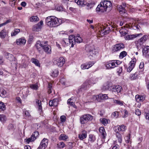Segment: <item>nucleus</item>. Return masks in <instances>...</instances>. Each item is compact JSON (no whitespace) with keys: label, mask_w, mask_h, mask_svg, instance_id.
Masks as SVG:
<instances>
[{"label":"nucleus","mask_w":149,"mask_h":149,"mask_svg":"<svg viewBox=\"0 0 149 149\" xmlns=\"http://www.w3.org/2000/svg\"><path fill=\"white\" fill-rule=\"evenodd\" d=\"M82 41V38L79 35L75 36L71 35L69 36L68 38L64 39L61 42V44L64 47H66L71 44V47H73L76 42L80 43Z\"/></svg>","instance_id":"f257e3e1"},{"label":"nucleus","mask_w":149,"mask_h":149,"mask_svg":"<svg viewBox=\"0 0 149 149\" xmlns=\"http://www.w3.org/2000/svg\"><path fill=\"white\" fill-rule=\"evenodd\" d=\"M62 22L61 19L54 16H48L46 19V23L50 27H55L59 25Z\"/></svg>","instance_id":"f03ea898"},{"label":"nucleus","mask_w":149,"mask_h":149,"mask_svg":"<svg viewBox=\"0 0 149 149\" xmlns=\"http://www.w3.org/2000/svg\"><path fill=\"white\" fill-rule=\"evenodd\" d=\"M96 82V79L94 78L91 79L89 80L86 81L78 89V92H83L88 88L90 87Z\"/></svg>","instance_id":"7ed1b4c3"},{"label":"nucleus","mask_w":149,"mask_h":149,"mask_svg":"<svg viewBox=\"0 0 149 149\" xmlns=\"http://www.w3.org/2000/svg\"><path fill=\"white\" fill-rule=\"evenodd\" d=\"M122 63V62L118 60H113L107 62L105 65L107 69H111L118 66Z\"/></svg>","instance_id":"20e7f679"},{"label":"nucleus","mask_w":149,"mask_h":149,"mask_svg":"<svg viewBox=\"0 0 149 149\" xmlns=\"http://www.w3.org/2000/svg\"><path fill=\"white\" fill-rule=\"evenodd\" d=\"M93 116L89 114H85L80 116V122L82 124L87 123L88 121H91L93 119Z\"/></svg>","instance_id":"39448f33"},{"label":"nucleus","mask_w":149,"mask_h":149,"mask_svg":"<svg viewBox=\"0 0 149 149\" xmlns=\"http://www.w3.org/2000/svg\"><path fill=\"white\" fill-rule=\"evenodd\" d=\"M85 50L87 53V55L88 56H93L98 54L97 50L94 49L93 46L88 45L86 47Z\"/></svg>","instance_id":"423d86ee"},{"label":"nucleus","mask_w":149,"mask_h":149,"mask_svg":"<svg viewBox=\"0 0 149 149\" xmlns=\"http://www.w3.org/2000/svg\"><path fill=\"white\" fill-rule=\"evenodd\" d=\"M149 37L148 35H144L141 38L135 42V44L137 48L139 49L141 48L143 44L145 43L148 38Z\"/></svg>","instance_id":"0eeeda50"},{"label":"nucleus","mask_w":149,"mask_h":149,"mask_svg":"<svg viewBox=\"0 0 149 149\" xmlns=\"http://www.w3.org/2000/svg\"><path fill=\"white\" fill-rule=\"evenodd\" d=\"M108 89L111 91L116 92L117 93H120L123 89L121 86L118 85H113L109 87Z\"/></svg>","instance_id":"6e6552de"},{"label":"nucleus","mask_w":149,"mask_h":149,"mask_svg":"<svg viewBox=\"0 0 149 149\" xmlns=\"http://www.w3.org/2000/svg\"><path fill=\"white\" fill-rule=\"evenodd\" d=\"M139 18H135L134 19L133 18H131L130 20V24H131V26H132L133 28L134 29H139V26L138 25H136L137 23H140V20Z\"/></svg>","instance_id":"1a4fd4ad"},{"label":"nucleus","mask_w":149,"mask_h":149,"mask_svg":"<svg viewBox=\"0 0 149 149\" xmlns=\"http://www.w3.org/2000/svg\"><path fill=\"white\" fill-rule=\"evenodd\" d=\"M42 49L47 54H50L52 53L51 47L48 44L47 41H45L44 42Z\"/></svg>","instance_id":"9d476101"},{"label":"nucleus","mask_w":149,"mask_h":149,"mask_svg":"<svg viewBox=\"0 0 149 149\" xmlns=\"http://www.w3.org/2000/svg\"><path fill=\"white\" fill-rule=\"evenodd\" d=\"M48 143V140L44 138L41 141L39 147L37 149H45L47 146Z\"/></svg>","instance_id":"9b49d317"},{"label":"nucleus","mask_w":149,"mask_h":149,"mask_svg":"<svg viewBox=\"0 0 149 149\" xmlns=\"http://www.w3.org/2000/svg\"><path fill=\"white\" fill-rule=\"evenodd\" d=\"M136 62V59L135 58H133L129 63V66L127 69L128 72H130L135 67Z\"/></svg>","instance_id":"f8f14e48"},{"label":"nucleus","mask_w":149,"mask_h":149,"mask_svg":"<svg viewBox=\"0 0 149 149\" xmlns=\"http://www.w3.org/2000/svg\"><path fill=\"white\" fill-rule=\"evenodd\" d=\"M55 63L59 67H62L65 63V59L62 57H60L55 61Z\"/></svg>","instance_id":"ddd939ff"},{"label":"nucleus","mask_w":149,"mask_h":149,"mask_svg":"<svg viewBox=\"0 0 149 149\" xmlns=\"http://www.w3.org/2000/svg\"><path fill=\"white\" fill-rule=\"evenodd\" d=\"M102 2H100V4L98 5L96 8V10L97 12H104L106 11L107 10L106 8L104 5L102 4Z\"/></svg>","instance_id":"4468645a"},{"label":"nucleus","mask_w":149,"mask_h":149,"mask_svg":"<svg viewBox=\"0 0 149 149\" xmlns=\"http://www.w3.org/2000/svg\"><path fill=\"white\" fill-rule=\"evenodd\" d=\"M142 35V33L128 35L125 37V39L127 40H132L134 38L141 36Z\"/></svg>","instance_id":"2eb2a0df"},{"label":"nucleus","mask_w":149,"mask_h":149,"mask_svg":"<svg viewBox=\"0 0 149 149\" xmlns=\"http://www.w3.org/2000/svg\"><path fill=\"white\" fill-rule=\"evenodd\" d=\"M44 43H42L39 40L38 41L35 45V47L40 52L42 49Z\"/></svg>","instance_id":"dca6fc26"},{"label":"nucleus","mask_w":149,"mask_h":149,"mask_svg":"<svg viewBox=\"0 0 149 149\" xmlns=\"http://www.w3.org/2000/svg\"><path fill=\"white\" fill-rule=\"evenodd\" d=\"M16 43L18 45H24L26 43V40L24 37H22L17 39L16 40Z\"/></svg>","instance_id":"f3484780"},{"label":"nucleus","mask_w":149,"mask_h":149,"mask_svg":"<svg viewBox=\"0 0 149 149\" xmlns=\"http://www.w3.org/2000/svg\"><path fill=\"white\" fill-rule=\"evenodd\" d=\"M43 24V22L41 21L40 22L37 24L34 25L33 26V31H38L39 29H40L42 27V26Z\"/></svg>","instance_id":"a211bd4d"},{"label":"nucleus","mask_w":149,"mask_h":149,"mask_svg":"<svg viewBox=\"0 0 149 149\" xmlns=\"http://www.w3.org/2000/svg\"><path fill=\"white\" fill-rule=\"evenodd\" d=\"M87 134V132L83 130L79 134L78 138L80 140H82L86 138Z\"/></svg>","instance_id":"6ab92c4d"},{"label":"nucleus","mask_w":149,"mask_h":149,"mask_svg":"<svg viewBox=\"0 0 149 149\" xmlns=\"http://www.w3.org/2000/svg\"><path fill=\"white\" fill-rule=\"evenodd\" d=\"M103 5H104V6L107 9H109V10H110L111 8L112 5L111 2L109 1H104L103 2H102Z\"/></svg>","instance_id":"aec40b11"},{"label":"nucleus","mask_w":149,"mask_h":149,"mask_svg":"<svg viewBox=\"0 0 149 149\" xmlns=\"http://www.w3.org/2000/svg\"><path fill=\"white\" fill-rule=\"evenodd\" d=\"M124 47V45L123 43H119L116 45L114 47V50L117 52L120 50Z\"/></svg>","instance_id":"412c9836"},{"label":"nucleus","mask_w":149,"mask_h":149,"mask_svg":"<svg viewBox=\"0 0 149 149\" xmlns=\"http://www.w3.org/2000/svg\"><path fill=\"white\" fill-rule=\"evenodd\" d=\"M123 6L122 5H118L117 6V8L119 11L120 14H123L126 12V10L124 7L125 6V4H123Z\"/></svg>","instance_id":"4be33fe9"},{"label":"nucleus","mask_w":149,"mask_h":149,"mask_svg":"<svg viewBox=\"0 0 149 149\" xmlns=\"http://www.w3.org/2000/svg\"><path fill=\"white\" fill-rule=\"evenodd\" d=\"M99 131L101 134L102 139H104L107 135L104 128L103 127H101L99 128Z\"/></svg>","instance_id":"5701e85b"},{"label":"nucleus","mask_w":149,"mask_h":149,"mask_svg":"<svg viewBox=\"0 0 149 149\" xmlns=\"http://www.w3.org/2000/svg\"><path fill=\"white\" fill-rule=\"evenodd\" d=\"M143 53L146 57L149 58V46H146L143 48Z\"/></svg>","instance_id":"b1692460"},{"label":"nucleus","mask_w":149,"mask_h":149,"mask_svg":"<svg viewBox=\"0 0 149 149\" xmlns=\"http://www.w3.org/2000/svg\"><path fill=\"white\" fill-rule=\"evenodd\" d=\"M111 31V30L110 29L109 27H103V29L102 30L101 33L103 34L104 35H106L109 32Z\"/></svg>","instance_id":"393cba45"},{"label":"nucleus","mask_w":149,"mask_h":149,"mask_svg":"<svg viewBox=\"0 0 149 149\" xmlns=\"http://www.w3.org/2000/svg\"><path fill=\"white\" fill-rule=\"evenodd\" d=\"M58 100L54 99L50 101L49 102V105L50 106H56L58 104Z\"/></svg>","instance_id":"a878e982"},{"label":"nucleus","mask_w":149,"mask_h":149,"mask_svg":"<svg viewBox=\"0 0 149 149\" xmlns=\"http://www.w3.org/2000/svg\"><path fill=\"white\" fill-rule=\"evenodd\" d=\"M100 120L101 123L104 126L106 125L110 122L109 120L104 118H100Z\"/></svg>","instance_id":"bb28decb"},{"label":"nucleus","mask_w":149,"mask_h":149,"mask_svg":"<svg viewBox=\"0 0 149 149\" xmlns=\"http://www.w3.org/2000/svg\"><path fill=\"white\" fill-rule=\"evenodd\" d=\"M75 2L81 7L85 6L86 4V2L84 0H77Z\"/></svg>","instance_id":"cd10ccee"},{"label":"nucleus","mask_w":149,"mask_h":149,"mask_svg":"<svg viewBox=\"0 0 149 149\" xmlns=\"http://www.w3.org/2000/svg\"><path fill=\"white\" fill-rule=\"evenodd\" d=\"M136 100L137 102L143 101L145 99V97L143 96L137 95L135 96Z\"/></svg>","instance_id":"c85d7f7f"},{"label":"nucleus","mask_w":149,"mask_h":149,"mask_svg":"<svg viewBox=\"0 0 149 149\" xmlns=\"http://www.w3.org/2000/svg\"><path fill=\"white\" fill-rule=\"evenodd\" d=\"M6 58L10 61H12L13 60L14 57L12 54L7 53L5 54Z\"/></svg>","instance_id":"c756f323"},{"label":"nucleus","mask_w":149,"mask_h":149,"mask_svg":"<svg viewBox=\"0 0 149 149\" xmlns=\"http://www.w3.org/2000/svg\"><path fill=\"white\" fill-rule=\"evenodd\" d=\"M7 95L6 91L3 89L1 88L0 89V96L2 97H6Z\"/></svg>","instance_id":"7c9ffc66"},{"label":"nucleus","mask_w":149,"mask_h":149,"mask_svg":"<svg viewBox=\"0 0 149 149\" xmlns=\"http://www.w3.org/2000/svg\"><path fill=\"white\" fill-rule=\"evenodd\" d=\"M95 136L93 134H91L89 136L88 141L91 143L93 142L96 140Z\"/></svg>","instance_id":"2f4dec72"},{"label":"nucleus","mask_w":149,"mask_h":149,"mask_svg":"<svg viewBox=\"0 0 149 149\" xmlns=\"http://www.w3.org/2000/svg\"><path fill=\"white\" fill-rule=\"evenodd\" d=\"M68 138L67 136L64 134H61L59 136L58 139L59 140L66 141L67 139Z\"/></svg>","instance_id":"473e14b6"},{"label":"nucleus","mask_w":149,"mask_h":149,"mask_svg":"<svg viewBox=\"0 0 149 149\" xmlns=\"http://www.w3.org/2000/svg\"><path fill=\"white\" fill-rule=\"evenodd\" d=\"M138 73L137 72H136L134 74H132L130 75V78L132 80H133L136 79L137 78Z\"/></svg>","instance_id":"72a5a7b5"},{"label":"nucleus","mask_w":149,"mask_h":149,"mask_svg":"<svg viewBox=\"0 0 149 149\" xmlns=\"http://www.w3.org/2000/svg\"><path fill=\"white\" fill-rule=\"evenodd\" d=\"M58 70L57 69H55L52 72L51 76L53 77H56L58 76Z\"/></svg>","instance_id":"f704fd0d"},{"label":"nucleus","mask_w":149,"mask_h":149,"mask_svg":"<svg viewBox=\"0 0 149 149\" xmlns=\"http://www.w3.org/2000/svg\"><path fill=\"white\" fill-rule=\"evenodd\" d=\"M36 103L37 104L38 108L39 111L41 112L42 111V107L41 106V103L40 101L37 100L36 101Z\"/></svg>","instance_id":"c9c22d12"},{"label":"nucleus","mask_w":149,"mask_h":149,"mask_svg":"<svg viewBox=\"0 0 149 149\" xmlns=\"http://www.w3.org/2000/svg\"><path fill=\"white\" fill-rule=\"evenodd\" d=\"M7 33L4 30H2L0 32V37L2 38H4L6 36Z\"/></svg>","instance_id":"e433bc0d"},{"label":"nucleus","mask_w":149,"mask_h":149,"mask_svg":"<svg viewBox=\"0 0 149 149\" xmlns=\"http://www.w3.org/2000/svg\"><path fill=\"white\" fill-rule=\"evenodd\" d=\"M31 61L32 63H34L37 66L40 67V63L37 60L35 59L34 58H33L31 59Z\"/></svg>","instance_id":"4c0bfd02"},{"label":"nucleus","mask_w":149,"mask_h":149,"mask_svg":"<svg viewBox=\"0 0 149 149\" xmlns=\"http://www.w3.org/2000/svg\"><path fill=\"white\" fill-rule=\"evenodd\" d=\"M116 136L118 141L120 143H121L122 141V135L119 133H117L116 134Z\"/></svg>","instance_id":"58836bf2"},{"label":"nucleus","mask_w":149,"mask_h":149,"mask_svg":"<svg viewBox=\"0 0 149 149\" xmlns=\"http://www.w3.org/2000/svg\"><path fill=\"white\" fill-rule=\"evenodd\" d=\"M20 31L19 29H14V31L12 32L11 33V36H15L17 35Z\"/></svg>","instance_id":"ea45409f"},{"label":"nucleus","mask_w":149,"mask_h":149,"mask_svg":"<svg viewBox=\"0 0 149 149\" xmlns=\"http://www.w3.org/2000/svg\"><path fill=\"white\" fill-rule=\"evenodd\" d=\"M38 20V18L36 16H33L30 18V21L31 22L37 21Z\"/></svg>","instance_id":"a19ab883"},{"label":"nucleus","mask_w":149,"mask_h":149,"mask_svg":"<svg viewBox=\"0 0 149 149\" xmlns=\"http://www.w3.org/2000/svg\"><path fill=\"white\" fill-rule=\"evenodd\" d=\"M39 132L37 131H36L33 133L32 135L31 136L33 139H34L35 140V139H36L37 137L39 136Z\"/></svg>","instance_id":"79ce46f5"},{"label":"nucleus","mask_w":149,"mask_h":149,"mask_svg":"<svg viewBox=\"0 0 149 149\" xmlns=\"http://www.w3.org/2000/svg\"><path fill=\"white\" fill-rule=\"evenodd\" d=\"M30 88L32 89L36 90L38 89V86L37 84H31L30 85Z\"/></svg>","instance_id":"37998d69"},{"label":"nucleus","mask_w":149,"mask_h":149,"mask_svg":"<svg viewBox=\"0 0 149 149\" xmlns=\"http://www.w3.org/2000/svg\"><path fill=\"white\" fill-rule=\"evenodd\" d=\"M99 97H100L101 99L102 100H106L108 98L107 95L103 94H100Z\"/></svg>","instance_id":"c03bdc74"},{"label":"nucleus","mask_w":149,"mask_h":149,"mask_svg":"<svg viewBox=\"0 0 149 149\" xmlns=\"http://www.w3.org/2000/svg\"><path fill=\"white\" fill-rule=\"evenodd\" d=\"M130 134H129L127 136L125 137V142L127 143H131V141L130 139Z\"/></svg>","instance_id":"a18cd8bd"},{"label":"nucleus","mask_w":149,"mask_h":149,"mask_svg":"<svg viewBox=\"0 0 149 149\" xmlns=\"http://www.w3.org/2000/svg\"><path fill=\"white\" fill-rule=\"evenodd\" d=\"M113 103H114L120 106L123 105L124 104V102L123 101L117 100H114Z\"/></svg>","instance_id":"49530a36"},{"label":"nucleus","mask_w":149,"mask_h":149,"mask_svg":"<svg viewBox=\"0 0 149 149\" xmlns=\"http://www.w3.org/2000/svg\"><path fill=\"white\" fill-rule=\"evenodd\" d=\"M119 32L123 36H124L126 35L127 33V31L126 30L124 29H120L119 31Z\"/></svg>","instance_id":"de8ad7c7"},{"label":"nucleus","mask_w":149,"mask_h":149,"mask_svg":"<svg viewBox=\"0 0 149 149\" xmlns=\"http://www.w3.org/2000/svg\"><path fill=\"white\" fill-rule=\"evenodd\" d=\"M57 146L60 148H63L65 146V144L63 142H60L57 144Z\"/></svg>","instance_id":"09e8293b"},{"label":"nucleus","mask_w":149,"mask_h":149,"mask_svg":"<svg viewBox=\"0 0 149 149\" xmlns=\"http://www.w3.org/2000/svg\"><path fill=\"white\" fill-rule=\"evenodd\" d=\"M87 6L88 7L87 9H89L91 8L95 5L94 3H87L86 4Z\"/></svg>","instance_id":"8fccbe9b"},{"label":"nucleus","mask_w":149,"mask_h":149,"mask_svg":"<svg viewBox=\"0 0 149 149\" xmlns=\"http://www.w3.org/2000/svg\"><path fill=\"white\" fill-rule=\"evenodd\" d=\"M99 97V95H97L93 96L92 97V100L91 101V102H93L97 100V99Z\"/></svg>","instance_id":"3c124183"},{"label":"nucleus","mask_w":149,"mask_h":149,"mask_svg":"<svg viewBox=\"0 0 149 149\" xmlns=\"http://www.w3.org/2000/svg\"><path fill=\"white\" fill-rule=\"evenodd\" d=\"M6 116L0 114V120L2 122L6 121Z\"/></svg>","instance_id":"603ef678"},{"label":"nucleus","mask_w":149,"mask_h":149,"mask_svg":"<svg viewBox=\"0 0 149 149\" xmlns=\"http://www.w3.org/2000/svg\"><path fill=\"white\" fill-rule=\"evenodd\" d=\"M81 68L82 69H88V65L87 63H83L81 65Z\"/></svg>","instance_id":"864d4df0"},{"label":"nucleus","mask_w":149,"mask_h":149,"mask_svg":"<svg viewBox=\"0 0 149 149\" xmlns=\"http://www.w3.org/2000/svg\"><path fill=\"white\" fill-rule=\"evenodd\" d=\"M127 54V52L125 51H123L121 52L120 53L119 55V57L122 58H123V57L126 56Z\"/></svg>","instance_id":"5fc2aeb1"},{"label":"nucleus","mask_w":149,"mask_h":149,"mask_svg":"<svg viewBox=\"0 0 149 149\" xmlns=\"http://www.w3.org/2000/svg\"><path fill=\"white\" fill-rule=\"evenodd\" d=\"M0 109L2 111H4L6 109V107L5 104L2 102H0Z\"/></svg>","instance_id":"6e6d98bb"},{"label":"nucleus","mask_w":149,"mask_h":149,"mask_svg":"<svg viewBox=\"0 0 149 149\" xmlns=\"http://www.w3.org/2000/svg\"><path fill=\"white\" fill-rule=\"evenodd\" d=\"M115 131L117 133H119V132L121 131L120 127V125L116 126L114 127Z\"/></svg>","instance_id":"4d7b16f0"},{"label":"nucleus","mask_w":149,"mask_h":149,"mask_svg":"<svg viewBox=\"0 0 149 149\" xmlns=\"http://www.w3.org/2000/svg\"><path fill=\"white\" fill-rule=\"evenodd\" d=\"M88 65V68L89 69L95 63L94 61H89L87 63Z\"/></svg>","instance_id":"13d9d810"},{"label":"nucleus","mask_w":149,"mask_h":149,"mask_svg":"<svg viewBox=\"0 0 149 149\" xmlns=\"http://www.w3.org/2000/svg\"><path fill=\"white\" fill-rule=\"evenodd\" d=\"M52 85L51 84H49L48 85V92L50 94L52 93Z\"/></svg>","instance_id":"bf43d9fd"},{"label":"nucleus","mask_w":149,"mask_h":149,"mask_svg":"<svg viewBox=\"0 0 149 149\" xmlns=\"http://www.w3.org/2000/svg\"><path fill=\"white\" fill-rule=\"evenodd\" d=\"M120 127L121 131L122 132L125 131L126 130V127L124 125H120Z\"/></svg>","instance_id":"052dcab7"},{"label":"nucleus","mask_w":149,"mask_h":149,"mask_svg":"<svg viewBox=\"0 0 149 149\" xmlns=\"http://www.w3.org/2000/svg\"><path fill=\"white\" fill-rule=\"evenodd\" d=\"M35 140V139H33V137L31 136L29 138L27 139L26 142L27 143H29L31 142H32V141H33Z\"/></svg>","instance_id":"680f3d73"},{"label":"nucleus","mask_w":149,"mask_h":149,"mask_svg":"<svg viewBox=\"0 0 149 149\" xmlns=\"http://www.w3.org/2000/svg\"><path fill=\"white\" fill-rule=\"evenodd\" d=\"M66 117L65 116H62L60 117V119L61 121L62 122H64L66 120Z\"/></svg>","instance_id":"e2e57ef3"},{"label":"nucleus","mask_w":149,"mask_h":149,"mask_svg":"<svg viewBox=\"0 0 149 149\" xmlns=\"http://www.w3.org/2000/svg\"><path fill=\"white\" fill-rule=\"evenodd\" d=\"M112 116L113 117L117 118L118 116V113L117 111L114 112L112 113Z\"/></svg>","instance_id":"0e129e2a"},{"label":"nucleus","mask_w":149,"mask_h":149,"mask_svg":"<svg viewBox=\"0 0 149 149\" xmlns=\"http://www.w3.org/2000/svg\"><path fill=\"white\" fill-rule=\"evenodd\" d=\"M135 113L136 115L139 116L141 115V113L140 111L137 109L136 110Z\"/></svg>","instance_id":"69168bd1"},{"label":"nucleus","mask_w":149,"mask_h":149,"mask_svg":"<svg viewBox=\"0 0 149 149\" xmlns=\"http://www.w3.org/2000/svg\"><path fill=\"white\" fill-rule=\"evenodd\" d=\"M144 67V63L143 62H141L139 65V68L140 69H142Z\"/></svg>","instance_id":"338daca9"},{"label":"nucleus","mask_w":149,"mask_h":149,"mask_svg":"<svg viewBox=\"0 0 149 149\" xmlns=\"http://www.w3.org/2000/svg\"><path fill=\"white\" fill-rule=\"evenodd\" d=\"M74 98V97H72L71 98H69L67 101L68 103L69 104H73V102H70V101L71 100Z\"/></svg>","instance_id":"774afa93"}]
</instances>
